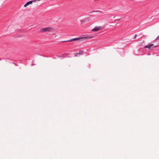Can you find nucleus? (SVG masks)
Instances as JSON below:
<instances>
[{
	"label": "nucleus",
	"instance_id": "7",
	"mask_svg": "<svg viewBox=\"0 0 159 159\" xmlns=\"http://www.w3.org/2000/svg\"><path fill=\"white\" fill-rule=\"evenodd\" d=\"M78 54V53H75L74 54V55H75V56H77Z\"/></svg>",
	"mask_w": 159,
	"mask_h": 159
},
{
	"label": "nucleus",
	"instance_id": "4",
	"mask_svg": "<svg viewBox=\"0 0 159 159\" xmlns=\"http://www.w3.org/2000/svg\"><path fill=\"white\" fill-rule=\"evenodd\" d=\"M33 2V1L28 2L25 4L24 5V7H26L29 5L31 4Z\"/></svg>",
	"mask_w": 159,
	"mask_h": 159
},
{
	"label": "nucleus",
	"instance_id": "1",
	"mask_svg": "<svg viewBox=\"0 0 159 159\" xmlns=\"http://www.w3.org/2000/svg\"><path fill=\"white\" fill-rule=\"evenodd\" d=\"M93 36H91L90 35H89L87 36H85L84 37H83L81 38H75L71 39L70 40L66 41H63L62 42H71L73 41H75L76 40H80V41H83L85 40L86 39H90L93 38Z\"/></svg>",
	"mask_w": 159,
	"mask_h": 159
},
{
	"label": "nucleus",
	"instance_id": "5",
	"mask_svg": "<svg viewBox=\"0 0 159 159\" xmlns=\"http://www.w3.org/2000/svg\"><path fill=\"white\" fill-rule=\"evenodd\" d=\"M154 45L153 44H151L150 45H148L145 46V48H148L149 49H150L151 48L152 46H153Z\"/></svg>",
	"mask_w": 159,
	"mask_h": 159
},
{
	"label": "nucleus",
	"instance_id": "9",
	"mask_svg": "<svg viewBox=\"0 0 159 159\" xmlns=\"http://www.w3.org/2000/svg\"><path fill=\"white\" fill-rule=\"evenodd\" d=\"M136 36H137V35L135 34L134 37V38L135 39Z\"/></svg>",
	"mask_w": 159,
	"mask_h": 159
},
{
	"label": "nucleus",
	"instance_id": "6",
	"mask_svg": "<svg viewBox=\"0 0 159 159\" xmlns=\"http://www.w3.org/2000/svg\"><path fill=\"white\" fill-rule=\"evenodd\" d=\"M92 19V18L91 17H88L85 19V21L87 22L91 20Z\"/></svg>",
	"mask_w": 159,
	"mask_h": 159
},
{
	"label": "nucleus",
	"instance_id": "8",
	"mask_svg": "<svg viewBox=\"0 0 159 159\" xmlns=\"http://www.w3.org/2000/svg\"><path fill=\"white\" fill-rule=\"evenodd\" d=\"M83 52V51H80V52L79 53H78V54H82V53Z\"/></svg>",
	"mask_w": 159,
	"mask_h": 159
},
{
	"label": "nucleus",
	"instance_id": "3",
	"mask_svg": "<svg viewBox=\"0 0 159 159\" xmlns=\"http://www.w3.org/2000/svg\"><path fill=\"white\" fill-rule=\"evenodd\" d=\"M101 29V27L100 26H96L92 30L93 31H96L100 30Z\"/></svg>",
	"mask_w": 159,
	"mask_h": 159
},
{
	"label": "nucleus",
	"instance_id": "2",
	"mask_svg": "<svg viewBox=\"0 0 159 159\" xmlns=\"http://www.w3.org/2000/svg\"><path fill=\"white\" fill-rule=\"evenodd\" d=\"M53 30V29L51 27H48L46 28L41 29L40 30V32L41 33H44L45 32H48L52 31Z\"/></svg>",
	"mask_w": 159,
	"mask_h": 159
}]
</instances>
